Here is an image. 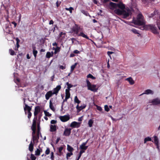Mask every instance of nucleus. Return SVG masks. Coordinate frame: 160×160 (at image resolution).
<instances>
[{
    "label": "nucleus",
    "mask_w": 160,
    "mask_h": 160,
    "mask_svg": "<svg viewBox=\"0 0 160 160\" xmlns=\"http://www.w3.org/2000/svg\"><path fill=\"white\" fill-rule=\"evenodd\" d=\"M108 8L113 10L115 13L118 15H123L124 18L129 16L131 12L130 10H125V5L121 2L115 3L111 2L108 5Z\"/></svg>",
    "instance_id": "obj_1"
},
{
    "label": "nucleus",
    "mask_w": 160,
    "mask_h": 160,
    "mask_svg": "<svg viewBox=\"0 0 160 160\" xmlns=\"http://www.w3.org/2000/svg\"><path fill=\"white\" fill-rule=\"evenodd\" d=\"M133 23L135 24L143 25L145 24V22L143 19V17L141 14H139L137 16V19L133 20Z\"/></svg>",
    "instance_id": "obj_2"
},
{
    "label": "nucleus",
    "mask_w": 160,
    "mask_h": 160,
    "mask_svg": "<svg viewBox=\"0 0 160 160\" xmlns=\"http://www.w3.org/2000/svg\"><path fill=\"white\" fill-rule=\"evenodd\" d=\"M145 28L148 29H150L151 32L155 34L158 33V29L155 25L148 24L145 26Z\"/></svg>",
    "instance_id": "obj_3"
},
{
    "label": "nucleus",
    "mask_w": 160,
    "mask_h": 160,
    "mask_svg": "<svg viewBox=\"0 0 160 160\" xmlns=\"http://www.w3.org/2000/svg\"><path fill=\"white\" fill-rule=\"evenodd\" d=\"M80 28V26L77 24H75V25L72 28V32H74L75 33L77 34H78Z\"/></svg>",
    "instance_id": "obj_4"
},
{
    "label": "nucleus",
    "mask_w": 160,
    "mask_h": 160,
    "mask_svg": "<svg viewBox=\"0 0 160 160\" xmlns=\"http://www.w3.org/2000/svg\"><path fill=\"white\" fill-rule=\"evenodd\" d=\"M80 122L74 121L71 123L70 126L73 128H78L80 127Z\"/></svg>",
    "instance_id": "obj_5"
},
{
    "label": "nucleus",
    "mask_w": 160,
    "mask_h": 160,
    "mask_svg": "<svg viewBox=\"0 0 160 160\" xmlns=\"http://www.w3.org/2000/svg\"><path fill=\"white\" fill-rule=\"evenodd\" d=\"M60 120L63 122H65L68 120L70 118L69 116L65 115L64 116H61L59 117Z\"/></svg>",
    "instance_id": "obj_6"
},
{
    "label": "nucleus",
    "mask_w": 160,
    "mask_h": 160,
    "mask_svg": "<svg viewBox=\"0 0 160 160\" xmlns=\"http://www.w3.org/2000/svg\"><path fill=\"white\" fill-rule=\"evenodd\" d=\"M71 129L70 128H66L63 133V135L66 136H68L71 133Z\"/></svg>",
    "instance_id": "obj_7"
},
{
    "label": "nucleus",
    "mask_w": 160,
    "mask_h": 160,
    "mask_svg": "<svg viewBox=\"0 0 160 160\" xmlns=\"http://www.w3.org/2000/svg\"><path fill=\"white\" fill-rule=\"evenodd\" d=\"M40 110L41 108L40 106H37L35 107L34 112V114L35 117L37 116V115L40 112Z\"/></svg>",
    "instance_id": "obj_8"
},
{
    "label": "nucleus",
    "mask_w": 160,
    "mask_h": 160,
    "mask_svg": "<svg viewBox=\"0 0 160 160\" xmlns=\"http://www.w3.org/2000/svg\"><path fill=\"white\" fill-rule=\"evenodd\" d=\"M25 106H24V110L25 113L26 114V111H28V112H30L32 108L30 106H28L27 104L24 103Z\"/></svg>",
    "instance_id": "obj_9"
},
{
    "label": "nucleus",
    "mask_w": 160,
    "mask_h": 160,
    "mask_svg": "<svg viewBox=\"0 0 160 160\" xmlns=\"http://www.w3.org/2000/svg\"><path fill=\"white\" fill-rule=\"evenodd\" d=\"M53 94L52 92V91H50L48 92L45 94V98L46 100H48L50 97H51Z\"/></svg>",
    "instance_id": "obj_10"
},
{
    "label": "nucleus",
    "mask_w": 160,
    "mask_h": 160,
    "mask_svg": "<svg viewBox=\"0 0 160 160\" xmlns=\"http://www.w3.org/2000/svg\"><path fill=\"white\" fill-rule=\"evenodd\" d=\"M61 88V86L60 85H58L56 88L54 89L53 91L52 92L53 94H57Z\"/></svg>",
    "instance_id": "obj_11"
},
{
    "label": "nucleus",
    "mask_w": 160,
    "mask_h": 160,
    "mask_svg": "<svg viewBox=\"0 0 160 160\" xmlns=\"http://www.w3.org/2000/svg\"><path fill=\"white\" fill-rule=\"evenodd\" d=\"M88 89L94 92H96L97 90V89L96 88V85L94 84H92L91 86L89 87Z\"/></svg>",
    "instance_id": "obj_12"
},
{
    "label": "nucleus",
    "mask_w": 160,
    "mask_h": 160,
    "mask_svg": "<svg viewBox=\"0 0 160 160\" xmlns=\"http://www.w3.org/2000/svg\"><path fill=\"white\" fill-rule=\"evenodd\" d=\"M86 106V105L85 104H83L82 105L79 106L78 105H77L76 106V108L77 109L78 112H80L82 109L85 108Z\"/></svg>",
    "instance_id": "obj_13"
},
{
    "label": "nucleus",
    "mask_w": 160,
    "mask_h": 160,
    "mask_svg": "<svg viewBox=\"0 0 160 160\" xmlns=\"http://www.w3.org/2000/svg\"><path fill=\"white\" fill-rule=\"evenodd\" d=\"M153 94V92L150 89H147L142 94H141L140 95H142L146 94Z\"/></svg>",
    "instance_id": "obj_14"
},
{
    "label": "nucleus",
    "mask_w": 160,
    "mask_h": 160,
    "mask_svg": "<svg viewBox=\"0 0 160 160\" xmlns=\"http://www.w3.org/2000/svg\"><path fill=\"white\" fill-rule=\"evenodd\" d=\"M152 102L153 105H157L160 104V99L157 98L156 99H153Z\"/></svg>",
    "instance_id": "obj_15"
},
{
    "label": "nucleus",
    "mask_w": 160,
    "mask_h": 160,
    "mask_svg": "<svg viewBox=\"0 0 160 160\" xmlns=\"http://www.w3.org/2000/svg\"><path fill=\"white\" fill-rule=\"evenodd\" d=\"M56 126L55 125H51L50 126V131L51 132H54L57 130Z\"/></svg>",
    "instance_id": "obj_16"
},
{
    "label": "nucleus",
    "mask_w": 160,
    "mask_h": 160,
    "mask_svg": "<svg viewBox=\"0 0 160 160\" xmlns=\"http://www.w3.org/2000/svg\"><path fill=\"white\" fill-rule=\"evenodd\" d=\"M126 80L128 81L130 84L133 85L134 83V81L131 77H129L126 79Z\"/></svg>",
    "instance_id": "obj_17"
},
{
    "label": "nucleus",
    "mask_w": 160,
    "mask_h": 160,
    "mask_svg": "<svg viewBox=\"0 0 160 160\" xmlns=\"http://www.w3.org/2000/svg\"><path fill=\"white\" fill-rule=\"evenodd\" d=\"M78 36H81L83 38H85L88 39H89L88 37L85 35L83 32H81L78 35Z\"/></svg>",
    "instance_id": "obj_18"
},
{
    "label": "nucleus",
    "mask_w": 160,
    "mask_h": 160,
    "mask_svg": "<svg viewBox=\"0 0 160 160\" xmlns=\"http://www.w3.org/2000/svg\"><path fill=\"white\" fill-rule=\"evenodd\" d=\"M158 14V12L157 10H155L154 12L148 15L149 18H152L154 15Z\"/></svg>",
    "instance_id": "obj_19"
},
{
    "label": "nucleus",
    "mask_w": 160,
    "mask_h": 160,
    "mask_svg": "<svg viewBox=\"0 0 160 160\" xmlns=\"http://www.w3.org/2000/svg\"><path fill=\"white\" fill-rule=\"evenodd\" d=\"M33 149V145L32 141H31L29 145V150L31 152H32Z\"/></svg>",
    "instance_id": "obj_20"
},
{
    "label": "nucleus",
    "mask_w": 160,
    "mask_h": 160,
    "mask_svg": "<svg viewBox=\"0 0 160 160\" xmlns=\"http://www.w3.org/2000/svg\"><path fill=\"white\" fill-rule=\"evenodd\" d=\"M154 143L157 146V147H158L159 144L158 138V137L156 136H154Z\"/></svg>",
    "instance_id": "obj_21"
},
{
    "label": "nucleus",
    "mask_w": 160,
    "mask_h": 160,
    "mask_svg": "<svg viewBox=\"0 0 160 160\" xmlns=\"http://www.w3.org/2000/svg\"><path fill=\"white\" fill-rule=\"evenodd\" d=\"M70 90L68 89H66L65 90V97L68 98H70V94L69 92Z\"/></svg>",
    "instance_id": "obj_22"
},
{
    "label": "nucleus",
    "mask_w": 160,
    "mask_h": 160,
    "mask_svg": "<svg viewBox=\"0 0 160 160\" xmlns=\"http://www.w3.org/2000/svg\"><path fill=\"white\" fill-rule=\"evenodd\" d=\"M88 146H86L82 144L80 146V148L81 150H86L88 148Z\"/></svg>",
    "instance_id": "obj_23"
},
{
    "label": "nucleus",
    "mask_w": 160,
    "mask_h": 160,
    "mask_svg": "<svg viewBox=\"0 0 160 160\" xmlns=\"http://www.w3.org/2000/svg\"><path fill=\"white\" fill-rule=\"evenodd\" d=\"M67 149L68 151L71 152H72L74 150L73 148L68 144L67 145Z\"/></svg>",
    "instance_id": "obj_24"
},
{
    "label": "nucleus",
    "mask_w": 160,
    "mask_h": 160,
    "mask_svg": "<svg viewBox=\"0 0 160 160\" xmlns=\"http://www.w3.org/2000/svg\"><path fill=\"white\" fill-rule=\"evenodd\" d=\"M49 107L53 111H55V108H54V107L53 105L52 102L51 101V100H50L49 102Z\"/></svg>",
    "instance_id": "obj_25"
},
{
    "label": "nucleus",
    "mask_w": 160,
    "mask_h": 160,
    "mask_svg": "<svg viewBox=\"0 0 160 160\" xmlns=\"http://www.w3.org/2000/svg\"><path fill=\"white\" fill-rule=\"evenodd\" d=\"M81 12L83 14H84V15L87 16H89L90 17H91L88 12L87 11H85L84 10H81Z\"/></svg>",
    "instance_id": "obj_26"
},
{
    "label": "nucleus",
    "mask_w": 160,
    "mask_h": 160,
    "mask_svg": "<svg viewBox=\"0 0 160 160\" xmlns=\"http://www.w3.org/2000/svg\"><path fill=\"white\" fill-rule=\"evenodd\" d=\"M94 122L93 120L92 119H90L88 122V124L89 127H91L92 126V124Z\"/></svg>",
    "instance_id": "obj_27"
},
{
    "label": "nucleus",
    "mask_w": 160,
    "mask_h": 160,
    "mask_svg": "<svg viewBox=\"0 0 160 160\" xmlns=\"http://www.w3.org/2000/svg\"><path fill=\"white\" fill-rule=\"evenodd\" d=\"M42 150L41 149V150L39 149H37L35 152V155L37 156H39L40 155V152H42Z\"/></svg>",
    "instance_id": "obj_28"
},
{
    "label": "nucleus",
    "mask_w": 160,
    "mask_h": 160,
    "mask_svg": "<svg viewBox=\"0 0 160 160\" xmlns=\"http://www.w3.org/2000/svg\"><path fill=\"white\" fill-rule=\"evenodd\" d=\"M53 49L54 50V53L56 54L57 52H59L60 51V48L58 47H57L56 48H53Z\"/></svg>",
    "instance_id": "obj_29"
},
{
    "label": "nucleus",
    "mask_w": 160,
    "mask_h": 160,
    "mask_svg": "<svg viewBox=\"0 0 160 160\" xmlns=\"http://www.w3.org/2000/svg\"><path fill=\"white\" fill-rule=\"evenodd\" d=\"M65 9L66 10L69 11L71 13H72V11L74 10V8L72 7H70L69 8H66Z\"/></svg>",
    "instance_id": "obj_30"
},
{
    "label": "nucleus",
    "mask_w": 160,
    "mask_h": 160,
    "mask_svg": "<svg viewBox=\"0 0 160 160\" xmlns=\"http://www.w3.org/2000/svg\"><path fill=\"white\" fill-rule=\"evenodd\" d=\"M74 102L75 103H76L78 104H79L81 102V101L80 100H79V99H78L77 96H76L75 97L74 99Z\"/></svg>",
    "instance_id": "obj_31"
},
{
    "label": "nucleus",
    "mask_w": 160,
    "mask_h": 160,
    "mask_svg": "<svg viewBox=\"0 0 160 160\" xmlns=\"http://www.w3.org/2000/svg\"><path fill=\"white\" fill-rule=\"evenodd\" d=\"M52 54H51L50 52H48L47 53H46V57L47 58H49L51 57L53 55V52H52Z\"/></svg>",
    "instance_id": "obj_32"
},
{
    "label": "nucleus",
    "mask_w": 160,
    "mask_h": 160,
    "mask_svg": "<svg viewBox=\"0 0 160 160\" xmlns=\"http://www.w3.org/2000/svg\"><path fill=\"white\" fill-rule=\"evenodd\" d=\"M77 64V63H75L74 64L71 66V70H70L71 72H72L73 71V70H74V68H75Z\"/></svg>",
    "instance_id": "obj_33"
},
{
    "label": "nucleus",
    "mask_w": 160,
    "mask_h": 160,
    "mask_svg": "<svg viewBox=\"0 0 160 160\" xmlns=\"http://www.w3.org/2000/svg\"><path fill=\"white\" fill-rule=\"evenodd\" d=\"M151 141V138L149 137H147L144 140V143H146L148 141Z\"/></svg>",
    "instance_id": "obj_34"
},
{
    "label": "nucleus",
    "mask_w": 160,
    "mask_h": 160,
    "mask_svg": "<svg viewBox=\"0 0 160 160\" xmlns=\"http://www.w3.org/2000/svg\"><path fill=\"white\" fill-rule=\"evenodd\" d=\"M66 84L68 86V89H68L70 90V88L73 87V85L69 83L68 82H67Z\"/></svg>",
    "instance_id": "obj_35"
},
{
    "label": "nucleus",
    "mask_w": 160,
    "mask_h": 160,
    "mask_svg": "<svg viewBox=\"0 0 160 160\" xmlns=\"http://www.w3.org/2000/svg\"><path fill=\"white\" fill-rule=\"evenodd\" d=\"M130 31H132V32H133L135 34H139V33L138 32V31L135 29L133 28L130 30Z\"/></svg>",
    "instance_id": "obj_36"
},
{
    "label": "nucleus",
    "mask_w": 160,
    "mask_h": 160,
    "mask_svg": "<svg viewBox=\"0 0 160 160\" xmlns=\"http://www.w3.org/2000/svg\"><path fill=\"white\" fill-rule=\"evenodd\" d=\"M87 77L88 78H91V79H95L96 78L95 77H94V76H93L92 74H88L87 76Z\"/></svg>",
    "instance_id": "obj_37"
},
{
    "label": "nucleus",
    "mask_w": 160,
    "mask_h": 160,
    "mask_svg": "<svg viewBox=\"0 0 160 160\" xmlns=\"http://www.w3.org/2000/svg\"><path fill=\"white\" fill-rule=\"evenodd\" d=\"M16 40L17 42L16 46H17V48H18L19 47V42H20V41L19 39H18V38H16Z\"/></svg>",
    "instance_id": "obj_38"
},
{
    "label": "nucleus",
    "mask_w": 160,
    "mask_h": 160,
    "mask_svg": "<svg viewBox=\"0 0 160 160\" xmlns=\"http://www.w3.org/2000/svg\"><path fill=\"white\" fill-rule=\"evenodd\" d=\"M37 116L35 117L34 118L33 120L32 125H36V120L37 119Z\"/></svg>",
    "instance_id": "obj_39"
},
{
    "label": "nucleus",
    "mask_w": 160,
    "mask_h": 160,
    "mask_svg": "<svg viewBox=\"0 0 160 160\" xmlns=\"http://www.w3.org/2000/svg\"><path fill=\"white\" fill-rule=\"evenodd\" d=\"M86 82H87V86L88 88H89V87H90L92 84H91L90 82L89 81V80L88 79H87L86 80Z\"/></svg>",
    "instance_id": "obj_40"
},
{
    "label": "nucleus",
    "mask_w": 160,
    "mask_h": 160,
    "mask_svg": "<svg viewBox=\"0 0 160 160\" xmlns=\"http://www.w3.org/2000/svg\"><path fill=\"white\" fill-rule=\"evenodd\" d=\"M73 155V153L72 152H68L67 154L66 155V158L67 159H68V157H70L71 155Z\"/></svg>",
    "instance_id": "obj_41"
},
{
    "label": "nucleus",
    "mask_w": 160,
    "mask_h": 160,
    "mask_svg": "<svg viewBox=\"0 0 160 160\" xmlns=\"http://www.w3.org/2000/svg\"><path fill=\"white\" fill-rule=\"evenodd\" d=\"M32 52L35 59L37 57V55L38 53V51L37 50H32Z\"/></svg>",
    "instance_id": "obj_42"
},
{
    "label": "nucleus",
    "mask_w": 160,
    "mask_h": 160,
    "mask_svg": "<svg viewBox=\"0 0 160 160\" xmlns=\"http://www.w3.org/2000/svg\"><path fill=\"white\" fill-rule=\"evenodd\" d=\"M9 52L11 55H13L15 54L14 51L11 49H9Z\"/></svg>",
    "instance_id": "obj_43"
},
{
    "label": "nucleus",
    "mask_w": 160,
    "mask_h": 160,
    "mask_svg": "<svg viewBox=\"0 0 160 160\" xmlns=\"http://www.w3.org/2000/svg\"><path fill=\"white\" fill-rule=\"evenodd\" d=\"M44 114L46 116H50L51 115V114L50 113L48 112H47L46 111H44Z\"/></svg>",
    "instance_id": "obj_44"
},
{
    "label": "nucleus",
    "mask_w": 160,
    "mask_h": 160,
    "mask_svg": "<svg viewBox=\"0 0 160 160\" xmlns=\"http://www.w3.org/2000/svg\"><path fill=\"white\" fill-rule=\"evenodd\" d=\"M159 19H160V20H158L157 21V26H158V28L160 30V15L159 16Z\"/></svg>",
    "instance_id": "obj_45"
},
{
    "label": "nucleus",
    "mask_w": 160,
    "mask_h": 160,
    "mask_svg": "<svg viewBox=\"0 0 160 160\" xmlns=\"http://www.w3.org/2000/svg\"><path fill=\"white\" fill-rule=\"evenodd\" d=\"M30 158L32 160H35L36 159V157L33 154H31Z\"/></svg>",
    "instance_id": "obj_46"
},
{
    "label": "nucleus",
    "mask_w": 160,
    "mask_h": 160,
    "mask_svg": "<svg viewBox=\"0 0 160 160\" xmlns=\"http://www.w3.org/2000/svg\"><path fill=\"white\" fill-rule=\"evenodd\" d=\"M38 135V137H37L35 136H34V138H33L32 137V140L33 142L35 141H38V139L39 138V136H38L39 135Z\"/></svg>",
    "instance_id": "obj_47"
},
{
    "label": "nucleus",
    "mask_w": 160,
    "mask_h": 160,
    "mask_svg": "<svg viewBox=\"0 0 160 160\" xmlns=\"http://www.w3.org/2000/svg\"><path fill=\"white\" fill-rule=\"evenodd\" d=\"M104 108H105V110L107 111L108 112L109 111V108L108 107V106L107 105H105L104 106Z\"/></svg>",
    "instance_id": "obj_48"
},
{
    "label": "nucleus",
    "mask_w": 160,
    "mask_h": 160,
    "mask_svg": "<svg viewBox=\"0 0 160 160\" xmlns=\"http://www.w3.org/2000/svg\"><path fill=\"white\" fill-rule=\"evenodd\" d=\"M50 151L49 148H47V149L45 151V154L46 155H48L50 153Z\"/></svg>",
    "instance_id": "obj_49"
},
{
    "label": "nucleus",
    "mask_w": 160,
    "mask_h": 160,
    "mask_svg": "<svg viewBox=\"0 0 160 160\" xmlns=\"http://www.w3.org/2000/svg\"><path fill=\"white\" fill-rule=\"evenodd\" d=\"M28 119H29L31 117L32 113L30 111V112H28Z\"/></svg>",
    "instance_id": "obj_50"
},
{
    "label": "nucleus",
    "mask_w": 160,
    "mask_h": 160,
    "mask_svg": "<svg viewBox=\"0 0 160 160\" xmlns=\"http://www.w3.org/2000/svg\"><path fill=\"white\" fill-rule=\"evenodd\" d=\"M31 129H32V130H36V125H32V126H31Z\"/></svg>",
    "instance_id": "obj_51"
},
{
    "label": "nucleus",
    "mask_w": 160,
    "mask_h": 160,
    "mask_svg": "<svg viewBox=\"0 0 160 160\" xmlns=\"http://www.w3.org/2000/svg\"><path fill=\"white\" fill-rule=\"evenodd\" d=\"M59 68L60 69H61L62 70H64L66 68V66L65 65L64 66H63L62 65H60L59 66Z\"/></svg>",
    "instance_id": "obj_52"
},
{
    "label": "nucleus",
    "mask_w": 160,
    "mask_h": 160,
    "mask_svg": "<svg viewBox=\"0 0 160 160\" xmlns=\"http://www.w3.org/2000/svg\"><path fill=\"white\" fill-rule=\"evenodd\" d=\"M32 136L33 138H34V134L36 132V130H32Z\"/></svg>",
    "instance_id": "obj_53"
},
{
    "label": "nucleus",
    "mask_w": 160,
    "mask_h": 160,
    "mask_svg": "<svg viewBox=\"0 0 160 160\" xmlns=\"http://www.w3.org/2000/svg\"><path fill=\"white\" fill-rule=\"evenodd\" d=\"M57 122V121L54 120H52L51 121V123L52 124H54Z\"/></svg>",
    "instance_id": "obj_54"
},
{
    "label": "nucleus",
    "mask_w": 160,
    "mask_h": 160,
    "mask_svg": "<svg viewBox=\"0 0 160 160\" xmlns=\"http://www.w3.org/2000/svg\"><path fill=\"white\" fill-rule=\"evenodd\" d=\"M63 149V148L62 147H60L58 148V152H59L61 153Z\"/></svg>",
    "instance_id": "obj_55"
},
{
    "label": "nucleus",
    "mask_w": 160,
    "mask_h": 160,
    "mask_svg": "<svg viewBox=\"0 0 160 160\" xmlns=\"http://www.w3.org/2000/svg\"><path fill=\"white\" fill-rule=\"evenodd\" d=\"M97 110H99V111H102V108L101 107L98 106L97 107Z\"/></svg>",
    "instance_id": "obj_56"
},
{
    "label": "nucleus",
    "mask_w": 160,
    "mask_h": 160,
    "mask_svg": "<svg viewBox=\"0 0 160 160\" xmlns=\"http://www.w3.org/2000/svg\"><path fill=\"white\" fill-rule=\"evenodd\" d=\"M60 140V138L59 137L58 138L56 139V143L57 144L58 142H59V140Z\"/></svg>",
    "instance_id": "obj_57"
},
{
    "label": "nucleus",
    "mask_w": 160,
    "mask_h": 160,
    "mask_svg": "<svg viewBox=\"0 0 160 160\" xmlns=\"http://www.w3.org/2000/svg\"><path fill=\"white\" fill-rule=\"evenodd\" d=\"M51 158L52 160H53L54 159V156H53V153L52 152H51Z\"/></svg>",
    "instance_id": "obj_58"
},
{
    "label": "nucleus",
    "mask_w": 160,
    "mask_h": 160,
    "mask_svg": "<svg viewBox=\"0 0 160 160\" xmlns=\"http://www.w3.org/2000/svg\"><path fill=\"white\" fill-rule=\"evenodd\" d=\"M79 52H80L78 50H74L73 51V53H76V54L79 53Z\"/></svg>",
    "instance_id": "obj_59"
},
{
    "label": "nucleus",
    "mask_w": 160,
    "mask_h": 160,
    "mask_svg": "<svg viewBox=\"0 0 160 160\" xmlns=\"http://www.w3.org/2000/svg\"><path fill=\"white\" fill-rule=\"evenodd\" d=\"M112 53H113V52L110 51H108L107 52V54L109 56H110V55L112 54Z\"/></svg>",
    "instance_id": "obj_60"
},
{
    "label": "nucleus",
    "mask_w": 160,
    "mask_h": 160,
    "mask_svg": "<svg viewBox=\"0 0 160 160\" xmlns=\"http://www.w3.org/2000/svg\"><path fill=\"white\" fill-rule=\"evenodd\" d=\"M85 150H81L79 152V153H80V154H81V155H82V153L84 152H85Z\"/></svg>",
    "instance_id": "obj_61"
},
{
    "label": "nucleus",
    "mask_w": 160,
    "mask_h": 160,
    "mask_svg": "<svg viewBox=\"0 0 160 160\" xmlns=\"http://www.w3.org/2000/svg\"><path fill=\"white\" fill-rule=\"evenodd\" d=\"M81 156L82 155L79 153L78 157L77 159H78V160H79L80 158V157H81Z\"/></svg>",
    "instance_id": "obj_62"
},
{
    "label": "nucleus",
    "mask_w": 160,
    "mask_h": 160,
    "mask_svg": "<svg viewBox=\"0 0 160 160\" xmlns=\"http://www.w3.org/2000/svg\"><path fill=\"white\" fill-rule=\"evenodd\" d=\"M32 50H36V47L35 45H32Z\"/></svg>",
    "instance_id": "obj_63"
},
{
    "label": "nucleus",
    "mask_w": 160,
    "mask_h": 160,
    "mask_svg": "<svg viewBox=\"0 0 160 160\" xmlns=\"http://www.w3.org/2000/svg\"><path fill=\"white\" fill-rule=\"evenodd\" d=\"M144 3H146L148 2V0H141Z\"/></svg>",
    "instance_id": "obj_64"
}]
</instances>
